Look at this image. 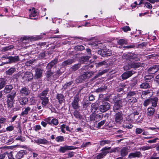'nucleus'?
Listing matches in <instances>:
<instances>
[{
  "label": "nucleus",
  "mask_w": 159,
  "mask_h": 159,
  "mask_svg": "<svg viewBox=\"0 0 159 159\" xmlns=\"http://www.w3.org/2000/svg\"><path fill=\"white\" fill-rule=\"evenodd\" d=\"M57 62L58 59H55L47 65L46 66L47 70L46 71L45 75L47 80L49 81L50 79L52 76V75H53V72L52 71L51 69Z\"/></svg>",
  "instance_id": "f257e3e1"
},
{
  "label": "nucleus",
  "mask_w": 159,
  "mask_h": 159,
  "mask_svg": "<svg viewBox=\"0 0 159 159\" xmlns=\"http://www.w3.org/2000/svg\"><path fill=\"white\" fill-rule=\"evenodd\" d=\"M143 64L140 62H131L126 64L123 67L125 70H128L131 68L136 69L137 68L142 66Z\"/></svg>",
  "instance_id": "f03ea898"
},
{
  "label": "nucleus",
  "mask_w": 159,
  "mask_h": 159,
  "mask_svg": "<svg viewBox=\"0 0 159 159\" xmlns=\"http://www.w3.org/2000/svg\"><path fill=\"white\" fill-rule=\"evenodd\" d=\"M16 92L13 91L7 96V103L9 107L11 108L14 102V98L16 95Z\"/></svg>",
  "instance_id": "7ed1b4c3"
},
{
  "label": "nucleus",
  "mask_w": 159,
  "mask_h": 159,
  "mask_svg": "<svg viewBox=\"0 0 159 159\" xmlns=\"http://www.w3.org/2000/svg\"><path fill=\"white\" fill-rule=\"evenodd\" d=\"M94 72L92 71H87L84 73L79 77V81L82 82L83 80H84L89 79L93 75Z\"/></svg>",
  "instance_id": "20e7f679"
},
{
  "label": "nucleus",
  "mask_w": 159,
  "mask_h": 159,
  "mask_svg": "<svg viewBox=\"0 0 159 159\" xmlns=\"http://www.w3.org/2000/svg\"><path fill=\"white\" fill-rule=\"evenodd\" d=\"M110 104L107 102H103L99 106L100 111L102 113L105 112L110 109Z\"/></svg>",
  "instance_id": "39448f33"
},
{
  "label": "nucleus",
  "mask_w": 159,
  "mask_h": 159,
  "mask_svg": "<svg viewBox=\"0 0 159 159\" xmlns=\"http://www.w3.org/2000/svg\"><path fill=\"white\" fill-rule=\"evenodd\" d=\"M124 100V99L118 100L115 102L113 109V110L115 112H117L123 106V102Z\"/></svg>",
  "instance_id": "423d86ee"
},
{
  "label": "nucleus",
  "mask_w": 159,
  "mask_h": 159,
  "mask_svg": "<svg viewBox=\"0 0 159 159\" xmlns=\"http://www.w3.org/2000/svg\"><path fill=\"white\" fill-rule=\"evenodd\" d=\"M137 55L134 53H126L124 54L123 58L127 60H131L137 58Z\"/></svg>",
  "instance_id": "0eeeda50"
},
{
  "label": "nucleus",
  "mask_w": 159,
  "mask_h": 159,
  "mask_svg": "<svg viewBox=\"0 0 159 159\" xmlns=\"http://www.w3.org/2000/svg\"><path fill=\"white\" fill-rule=\"evenodd\" d=\"M111 149V147H105L103 148L101 150V151H102V152L97 156V159H101L103 158L107 155V153H109V151L107 150H110Z\"/></svg>",
  "instance_id": "6e6552de"
},
{
  "label": "nucleus",
  "mask_w": 159,
  "mask_h": 159,
  "mask_svg": "<svg viewBox=\"0 0 159 159\" xmlns=\"http://www.w3.org/2000/svg\"><path fill=\"white\" fill-rule=\"evenodd\" d=\"M80 99L78 96L76 95L74 97V99L71 103L72 107L74 109H77L80 108V106L78 103Z\"/></svg>",
  "instance_id": "1a4fd4ad"
},
{
  "label": "nucleus",
  "mask_w": 159,
  "mask_h": 159,
  "mask_svg": "<svg viewBox=\"0 0 159 159\" xmlns=\"http://www.w3.org/2000/svg\"><path fill=\"white\" fill-rule=\"evenodd\" d=\"M33 78V74L31 72L28 71L25 73L24 75L22 77L23 80L28 81L32 80Z\"/></svg>",
  "instance_id": "9d476101"
},
{
  "label": "nucleus",
  "mask_w": 159,
  "mask_h": 159,
  "mask_svg": "<svg viewBox=\"0 0 159 159\" xmlns=\"http://www.w3.org/2000/svg\"><path fill=\"white\" fill-rule=\"evenodd\" d=\"M123 116L122 112H118L115 115V120L116 123H120L123 121Z\"/></svg>",
  "instance_id": "9b49d317"
},
{
  "label": "nucleus",
  "mask_w": 159,
  "mask_h": 159,
  "mask_svg": "<svg viewBox=\"0 0 159 159\" xmlns=\"http://www.w3.org/2000/svg\"><path fill=\"white\" fill-rule=\"evenodd\" d=\"M159 69V65H154L150 67L148 70V72L151 74H154L158 71Z\"/></svg>",
  "instance_id": "f8f14e48"
},
{
  "label": "nucleus",
  "mask_w": 159,
  "mask_h": 159,
  "mask_svg": "<svg viewBox=\"0 0 159 159\" xmlns=\"http://www.w3.org/2000/svg\"><path fill=\"white\" fill-rule=\"evenodd\" d=\"M34 79H39L42 76L43 70L40 68H37L35 69Z\"/></svg>",
  "instance_id": "ddd939ff"
},
{
  "label": "nucleus",
  "mask_w": 159,
  "mask_h": 159,
  "mask_svg": "<svg viewBox=\"0 0 159 159\" xmlns=\"http://www.w3.org/2000/svg\"><path fill=\"white\" fill-rule=\"evenodd\" d=\"M133 74L131 71H127L121 75L123 80H126L131 77Z\"/></svg>",
  "instance_id": "4468645a"
},
{
  "label": "nucleus",
  "mask_w": 159,
  "mask_h": 159,
  "mask_svg": "<svg viewBox=\"0 0 159 159\" xmlns=\"http://www.w3.org/2000/svg\"><path fill=\"white\" fill-rule=\"evenodd\" d=\"M142 156V154L140 152H134L130 153L129 156L128 157L131 159L135 157H140Z\"/></svg>",
  "instance_id": "2eb2a0df"
},
{
  "label": "nucleus",
  "mask_w": 159,
  "mask_h": 159,
  "mask_svg": "<svg viewBox=\"0 0 159 159\" xmlns=\"http://www.w3.org/2000/svg\"><path fill=\"white\" fill-rule=\"evenodd\" d=\"M34 141L35 143L38 144L46 145L48 144H49V142L44 138L38 139L34 140Z\"/></svg>",
  "instance_id": "dca6fc26"
},
{
  "label": "nucleus",
  "mask_w": 159,
  "mask_h": 159,
  "mask_svg": "<svg viewBox=\"0 0 159 159\" xmlns=\"http://www.w3.org/2000/svg\"><path fill=\"white\" fill-rule=\"evenodd\" d=\"M152 82L148 83L145 81L140 85V88L143 89H150L152 86Z\"/></svg>",
  "instance_id": "f3484780"
},
{
  "label": "nucleus",
  "mask_w": 159,
  "mask_h": 159,
  "mask_svg": "<svg viewBox=\"0 0 159 159\" xmlns=\"http://www.w3.org/2000/svg\"><path fill=\"white\" fill-rule=\"evenodd\" d=\"M7 58L9 60V62H7V63L15 62L20 60L19 57L18 56H15L14 57L9 56Z\"/></svg>",
  "instance_id": "a211bd4d"
},
{
  "label": "nucleus",
  "mask_w": 159,
  "mask_h": 159,
  "mask_svg": "<svg viewBox=\"0 0 159 159\" xmlns=\"http://www.w3.org/2000/svg\"><path fill=\"white\" fill-rule=\"evenodd\" d=\"M74 148L73 147L68 146H65L64 147H61L59 149V151L62 153H64L67 150H71Z\"/></svg>",
  "instance_id": "6ab92c4d"
},
{
  "label": "nucleus",
  "mask_w": 159,
  "mask_h": 159,
  "mask_svg": "<svg viewBox=\"0 0 159 159\" xmlns=\"http://www.w3.org/2000/svg\"><path fill=\"white\" fill-rule=\"evenodd\" d=\"M27 151L25 150H21L17 152L16 155V157L18 159L21 158L23 156L27 154Z\"/></svg>",
  "instance_id": "aec40b11"
},
{
  "label": "nucleus",
  "mask_w": 159,
  "mask_h": 159,
  "mask_svg": "<svg viewBox=\"0 0 159 159\" xmlns=\"http://www.w3.org/2000/svg\"><path fill=\"white\" fill-rule=\"evenodd\" d=\"M13 88V86L12 84L6 85L4 89V93L5 94L9 93L11 92Z\"/></svg>",
  "instance_id": "412c9836"
},
{
  "label": "nucleus",
  "mask_w": 159,
  "mask_h": 159,
  "mask_svg": "<svg viewBox=\"0 0 159 159\" xmlns=\"http://www.w3.org/2000/svg\"><path fill=\"white\" fill-rule=\"evenodd\" d=\"M20 93L22 95H28L30 94V90L28 88L24 87L22 88L20 90Z\"/></svg>",
  "instance_id": "4be33fe9"
},
{
  "label": "nucleus",
  "mask_w": 159,
  "mask_h": 159,
  "mask_svg": "<svg viewBox=\"0 0 159 159\" xmlns=\"http://www.w3.org/2000/svg\"><path fill=\"white\" fill-rule=\"evenodd\" d=\"M56 98L58 100L59 103L61 104L64 101V96L61 93H57L56 96Z\"/></svg>",
  "instance_id": "5701e85b"
},
{
  "label": "nucleus",
  "mask_w": 159,
  "mask_h": 159,
  "mask_svg": "<svg viewBox=\"0 0 159 159\" xmlns=\"http://www.w3.org/2000/svg\"><path fill=\"white\" fill-rule=\"evenodd\" d=\"M75 60L74 59H68L64 61L62 63V65L63 66H66L74 63Z\"/></svg>",
  "instance_id": "b1692460"
},
{
  "label": "nucleus",
  "mask_w": 159,
  "mask_h": 159,
  "mask_svg": "<svg viewBox=\"0 0 159 159\" xmlns=\"http://www.w3.org/2000/svg\"><path fill=\"white\" fill-rule=\"evenodd\" d=\"M120 155L122 157L126 156L128 153V148L125 147L122 148L120 151Z\"/></svg>",
  "instance_id": "393cba45"
},
{
  "label": "nucleus",
  "mask_w": 159,
  "mask_h": 159,
  "mask_svg": "<svg viewBox=\"0 0 159 159\" xmlns=\"http://www.w3.org/2000/svg\"><path fill=\"white\" fill-rule=\"evenodd\" d=\"M103 57L109 56L111 54V51L107 48L103 49Z\"/></svg>",
  "instance_id": "a878e982"
},
{
  "label": "nucleus",
  "mask_w": 159,
  "mask_h": 159,
  "mask_svg": "<svg viewBox=\"0 0 159 159\" xmlns=\"http://www.w3.org/2000/svg\"><path fill=\"white\" fill-rule=\"evenodd\" d=\"M31 108L29 107H25V110L20 114V115L21 116H25V115H27L29 112L30 111Z\"/></svg>",
  "instance_id": "bb28decb"
},
{
  "label": "nucleus",
  "mask_w": 159,
  "mask_h": 159,
  "mask_svg": "<svg viewBox=\"0 0 159 159\" xmlns=\"http://www.w3.org/2000/svg\"><path fill=\"white\" fill-rule=\"evenodd\" d=\"M149 99L150 104L152 105V106L154 107H156L158 101V98L156 97H155Z\"/></svg>",
  "instance_id": "cd10ccee"
},
{
  "label": "nucleus",
  "mask_w": 159,
  "mask_h": 159,
  "mask_svg": "<svg viewBox=\"0 0 159 159\" xmlns=\"http://www.w3.org/2000/svg\"><path fill=\"white\" fill-rule=\"evenodd\" d=\"M49 91L48 89L47 88L45 90L39 94V97L41 99H43L44 98L46 97V96L48 91Z\"/></svg>",
  "instance_id": "c85d7f7f"
},
{
  "label": "nucleus",
  "mask_w": 159,
  "mask_h": 159,
  "mask_svg": "<svg viewBox=\"0 0 159 159\" xmlns=\"http://www.w3.org/2000/svg\"><path fill=\"white\" fill-rule=\"evenodd\" d=\"M37 13L36 12L34 8L32 9V11L31 12L30 14L29 17L30 18L32 19H35L36 18H34L37 16Z\"/></svg>",
  "instance_id": "c756f323"
},
{
  "label": "nucleus",
  "mask_w": 159,
  "mask_h": 159,
  "mask_svg": "<svg viewBox=\"0 0 159 159\" xmlns=\"http://www.w3.org/2000/svg\"><path fill=\"white\" fill-rule=\"evenodd\" d=\"M6 80L4 78H0V90L3 88L6 84Z\"/></svg>",
  "instance_id": "7c9ffc66"
},
{
  "label": "nucleus",
  "mask_w": 159,
  "mask_h": 159,
  "mask_svg": "<svg viewBox=\"0 0 159 159\" xmlns=\"http://www.w3.org/2000/svg\"><path fill=\"white\" fill-rule=\"evenodd\" d=\"M153 76L151 75H148L145 76L144 77V80L145 81L149 82H152Z\"/></svg>",
  "instance_id": "2f4dec72"
},
{
  "label": "nucleus",
  "mask_w": 159,
  "mask_h": 159,
  "mask_svg": "<svg viewBox=\"0 0 159 159\" xmlns=\"http://www.w3.org/2000/svg\"><path fill=\"white\" fill-rule=\"evenodd\" d=\"M19 101L20 104L25 105L28 102V99L25 97H22L19 99Z\"/></svg>",
  "instance_id": "473e14b6"
},
{
  "label": "nucleus",
  "mask_w": 159,
  "mask_h": 159,
  "mask_svg": "<svg viewBox=\"0 0 159 159\" xmlns=\"http://www.w3.org/2000/svg\"><path fill=\"white\" fill-rule=\"evenodd\" d=\"M155 111V109L152 107H149L147 109V113L148 116H152L153 115Z\"/></svg>",
  "instance_id": "72a5a7b5"
},
{
  "label": "nucleus",
  "mask_w": 159,
  "mask_h": 159,
  "mask_svg": "<svg viewBox=\"0 0 159 159\" xmlns=\"http://www.w3.org/2000/svg\"><path fill=\"white\" fill-rule=\"evenodd\" d=\"M16 70L15 68L11 67L6 71V74L7 75H11L16 71Z\"/></svg>",
  "instance_id": "f704fd0d"
},
{
  "label": "nucleus",
  "mask_w": 159,
  "mask_h": 159,
  "mask_svg": "<svg viewBox=\"0 0 159 159\" xmlns=\"http://www.w3.org/2000/svg\"><path fill=\"white\" fill-rule=\"evenodd\" d=\"M81 66V64L78 63L75 64L71 67L72 71H75L78 69Z\"/></svg>",
  "instance_id": "c9c22d12"
},
{
  "label": "nucleus",
  "mask_w": 159,
  "mask_h": 159,
  "mask_svg": "<svg viewBox=\"0 0 159 159\" xmlns=\"http://www.w3.org/2000/svg\"><path fill=\"white\" fill-rule=\"evenodd\" d=\"M111 141L109 140H103L100 141V145L101 146H103L106 144L110 143Z\"/></svg>",
  "instance_id": "e433bc0d"
},
{
  "label": "nucleus",
  "mask_w": 159,
  "mask_h": 159,
  "mask_svg": "<svg viewBox=\"0 0 159 159\" xmlns=\"http://www.w3.org/2000/svg\"><path fill=\"white\" fill-rule=\"evenodd\" d=\"M90 57L89 56H82L80 58V61L81 62H84L87 61Z\"/></svg>",
  "instance_id": "4c0bfd02"
},
{
  "label": "nucleus",
  "mask_w": 159,
  "mask_h": 159,
  "mask_svg": "<svg viewBox=\"0 0 159 159\" xmlns=\"http://www.w3.org/2000/svg\"><path fill=\"white\" fill-rule=\"evenodd\" d=\"M73 114L76 118L80 119L82 117L80 112L77 110H75Z\"/></svg>",
  "instance_id": "58836bf2"
},
{
  "label": "nucleus",
  "mask_w": 159,
  "mask_h": 159,
  "mask_svg": "<svg viewBox=\"0 0 159 159\" xmlns=\"http://www.w3.org/2000/svg\"><path fill=\"white\" fill-rule=\"evenodd\" d=\"M94 66V63H92L91 64H89L88 65H85L84 66V69L85 70H89L90 69L92 68Z\"/></svg>",
  "instance_id": "ea45409f"
},
{
  "label": "nucleus",
  "mask_w": 159,
  "mask_h": 159,
  "mask_svg": "<svg viewBox=\"0 0 159 159\" xmlns=\"http://www.w3.org/2000/svg\"><path fill=\"white\" fill-rule=\"evenodd\" d=\"M128 102L130 103H134L137 102V99L134 97H129Z\"/></svg>",
  "instance_id": "a19ab883"
},
{
  "label": "nucleus",
  "mask_w": 159,
  "mask_h": 159,
  "mask_svg": "<svg viewBox=\"0 0 159 159\" xmlns=\"http://www.w3.org/2000/svg\"><path fill=\"white\" fill-rule=\"evenodd\" d=\"M55 140L57 142H61L64 141V138L63 136H59L55 138Z\"/></svg>",
  "instance_id": "79ce46f5"
},
{
  "label": "nucleus",
  "mask_w": 159,
  "mask_h": 159,
  "mask_svg": "<svg viewBox=\"0 0 159 159\" xmlns=\"http://www.w3.org/2000/svg\"><path fill=\"white\" fill-rule=\"evenodd\" d=\"M42 100H43L42 104L43 106H45L48 103L49 100L48 97L44 98Z\"/></svg>",
  "instance_id": "37998d69"
},
{
  "label": "nucleus",
  "mask_w": 159,
  "mask_h": 159,
  "mask_svg": "<svg viewBox=\"0 0 159 159\" xmlns=\"http://www.w3.org/2000/svg\"><path fill=\"white\" fill-rule=\"evenodd\" d=\"M16 152H11L9 153H7V154L8 158L9 159H15L13 157V154H16Z\"/></svg>",
  "instance_id": "c03bdc74"
},
{
  "label": "nucleus",
  "mask_w": 159,
  "mask_h": 159,
  "mask_svg": "<svg viewBox=\"0 0 159 159\" xmlns=\"http://www.w3.org/2000/svg\"><path fill=\"white\" fill-rule=\"evenodd\" d=\"M13 48L14 46L12 45H11L2 48V50L3 52H5L12 49Z\"/></svg>",
  "instance_id": "a18cd8bd"
},
{
  "label": "nucleus",
  "mask_w": 159,
  "mask_h": 159,
  "mask_svg": "<svg viewBox=\"0 0 159 159\" xmlns=\"http://www.w3.org/2000/svg\"><path fill=\"white\" fill-rule=\"evenodd\" d=\"M53 72L54 75H53V76H57L58 77L59 75H61V72L60 70L59 69L57 70L56 71H53Z\"/></svg>",
  "instance_id": "49530a36"
},
{
  "label": "nucleus",
  "mask_w": 159,
  "mask_h": 159,
  "mask_svg": "<svg viewBox=\"0 0 159 159\" xmlns=\"http://www.w3.org/2000/svg\"><path fill=\"white\" fill-rule=\"evenodd\" d=\"M75 49L76 50L82 51L84 49V47L82 45H77L75 47Z\"/></svg>",
  "instance_id": "de8ad7c7"
},
{
  "label": "nucleus",
  "mask_w": 159,
  "mask_h": 159,
  "mask_svg": "<svg viewBox=\"0 0 159 159\" xmlns=\"http://www.w3.org/2000/svg\"><path fill=\"white\" fill-rule=\"evenodd\" d=\"M127 43L126 40L122 39H120L118 41V43L120 45L126 44Z\"/></svg>",
  "instance_id": "09e8293b"
},
{
  "label": "nucleus",
  "mask_w": 159,
  "mask_h": 159,
  "mask_svg": "<svg viewBox=\"0 0 159 159\" xmlns=\"http://www.w3.org/2000/svg\"><path fill=\"white\" fill-rule=\"evenodd\" d=\"M91 103L88 101L84 102L82 103V106L84 108L86 109L88 107Z\"/></svg>",
  "instance_id": "8fccbe9b"
},
{
  "label": "nucleus",
  "mask_w": 159,
  "mask_h": 159,
  "mask_svg": "<svg viewBox=\"0 0 159 159\" xmlns=\"http://www.w3.org/2000/svg\"><path fill=\"white\" fill-rule=\"evenodd\" d=\"M136 95V93L135 91H129L127 94V96L128 97H133L134 96Z\"/></svg>",
  "instance_id": "3c124183"
},
{
  "label": "nucleus",
  "mask_w": 159,
  "mask_h": 159,
  "mask_svg": "<svg viewBox=\"0 0 159 159\" xmlns=\"http://www.w3.org/2000/svg\"><path fill=\"white\" fill-rule=\"evenodd\" d=\"M144 131V129L140 128H137L135 129V133L136 134H140Z\"/></svg>",
  "instance_id": "603ef678"
},
{
  "label": "nucleus",
  "mask_w": 159,
  "mask_h": 159,
  "mask_svg": "<svg viewBox=\"0 0 159 159\" xmlns=\"http://www.w3.org/2000/svg\"><path fill=\"white\" fill-rule=\"evenodd\" d=\"M106 120H104L101 121L100 122H99L98 124L97 127L98 129H100L101 127L104 124Z\"/></svg>",
  "instance_id": "864d4df0"
},
{
  "label": "nucleus",
  "mask_w": 159,
  "mask_h": 159,
  "mask_svg": "<svg viewBox=\"0 0 159 159\" xmlns=\"http://www.w3.org/2000/svg\"><path fill=\"white\" fill-rule=\"evenodd\" d=\"M143 3L145 4V6L147 8L151 9L152 8V6L151 4L148 2H143Z\"/></svg>",
  "instance_id": "5fc2aeb1"
},
{
  "label": "nucleus",
  "mask_w": 159,
  "mask_h": 159,
  "mask_svg": "<svg viewBox=\"0 0 159 159\" xmlns=\"http://www.w3.org/2000/svg\"><path fill=\"white\" fill-rule=\"evenodd\" d=\"M107 72V70H102V71L99 72L97 75L95 76V78H96L99 76H100L103 74H105Z\"/></svg>",
  "instance_id": "6e6d98bb"
},
{
  "label": "nucleus",
  "mask_w": 159,
  "mask_h": 159,
  "mask_svg": "<svg viewBox=\"0 0 159 159\" xmlns=\"http://www.w3.org/2000/svg\"><path fill=\"white\" fill-rule=\"evenodd\" d=\"M106 63V62L105 61H103L101 62H100L96 64V67H100L101 66L105 65Z\"/></svg>",
  "instance_id": "4d7b16f0"
},
{
  "label": "nucleus",
  "mask_w": 159,
  "mask_h": 159,
  "mask_svg": "<svg viewBox=\"0 0 159 159\" xmlns=\"http://www.w3.org/2000/svg\"><path fill=\"white\" fill-rule=\"evenodd\" d=\"M58 120L57 119L54 118L53 119L51 120V124H53V125H56L58 124Z\"/></svg>",
  "instance_id": "13d9d810"
},
{
  "label": "nucleus",
  "mask_w": 159,
  "mask_h": 159,
  "mask_svg": "<svg viewBox=\"0 0 159 159\" xmlns=\"http://www.w3.org/2000/svg\"><path fill=\"white\" fill-rule=\"evenodd\" d=\"M92 110H96L98 109V106L97 104L96 103H93L91 105Z\"/></svg>",
  "instance_id": "bf43d9fd"
},
{
  "label": "nucleus",
  "mask_w": 159,
  "mask_h": 159,
  "mask_svg": "<svg viewBox=\"0 0 159 159\" xmlns=\"http://www.w3.org/2000/svg\"><path fill=\"white\" fill-rule=\"evenodd\" d=\"M106 89V88L104 86L103 88L100 87L97 89L96 92H100L104 91Z\"/></svg>",
  "instance_id": "052dcab7"
},
{
  "label": "nucleus",
  "mask_w": 159,
  "mask_h": 159,
  "mask_svg": "<svg viewBox=\"0 0 159 159\" xmlns=\"http://www.w3.org/2000/svg\"><path fill=\"white\" fill-rule=\"evenodd\" d=\"M152 148L151 146H146L142 147L140 148V149L143 151H145L146 150H149Z\"/></svg>",
  "instance_id": "680f3d73"
},
{
  "label": "nucleus",
  "mask_w": 159,
  "mask_h": 159,
  "mask_svg": "<svg viewBox=\"0 0 159 159\" xmlns=\"http://www.w3.org/2000/svg\"><path fill=\"white\" fill-rule=\"evenodd\" d=\"M151 104L150 99H148L145 100L143 103V105L144 106L146 107L148 106V105Z\"/></svg>",
  "instance_id": "e2e57ef3"
},
{
  "label": "nucleus",
  "mask_w": 159,
  "mask_h": 159,
  "mask_svg": "<svg viewBox=\"0 0 159 159\" xmlns=\"http://www.w3.org/2000/svg\"><path fill=\"white\" fill-rule=\"evenodd\" d=\"M73 83V82L72 81L69 82L68 83H67L66 84H65L64 86L63 87L64 89H66L67 88L71 85Z\"/></svg>",
  "instance_id": "0e129e2a"
},
{
  "label": "nucleus",
  "mask_w": 159,
  "mask_h": 159,
  "mask_svg": "<svg viewBox=\"0 0 159 159\" xmlns=\"http://www.w3.org/2000/svg\"><path fill=\"white\" fill-rule=\"evenodd\" d=\"M51 118L50 117H49L48 118H45L44 119V120L46 122H47L49 124L51 125Z\"/></svg>",
  "instance_id": "69168bd1"
},
{
  "label": "nucleus",
  "mask_w": 159,
  "mask_h": 159,
  "mask_svg": "<svg viewBox=\"0 0 159 159\" xmlns=\"http://www.w3.org/2000/svg\"><path fill=\"white\" fill-rule=\"evenodd\" d=\"M91 143L90 142H87L86 143H83L82 144L81 146V147L82 148L86 147H87L89 145H91Z\"/></svg>",
  "instance_id": "338daca9"
},
{
  "label": "nucleus",
  "mask_w": 159,
  "mask_h": 159,
  "mask_svg": "<svg viewBox=\"0 0 159 159\" xmlns=\"http://www.w3.org/2000/svg\"><path fill=\"white\" fill-rule=\"evenodd\" d=\"M147 45V43L146 42H143L141 43L138 44V47L140 48H141L143 47H145Z\"/></svg>",
  "instance_id": "774afa93"
}]
</instances>
